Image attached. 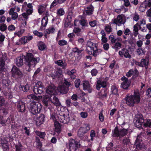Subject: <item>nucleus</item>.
<instances>
[{"instance_id":"nucleus-9","label":"nucleus","mask_w":151,"mask_h":151,"mask_svg":"<svg viewBox=\"0 0 151 151\" xmlns=\"http://www.w3.org/2000/svg\"><path fill=\"white\" fill-rule=\"evenodd\" d=\"M121 80L123 81L121 84V87L124 89H127L131 83L130 81L125 76L121 78Z\"/></svg>"},{"instance_id":"nucleus-10","label":"nucleus","mask_w":151,"mask_h":151,"mask_svg":"<svg viewBox=\"0 0 151 151\" xmlns=\"http://www.w3.org/2000/svg\"><path fill=\"white\" fill-rule=\"evenodd\" d=\"M134 145L137 149H140L144 148L145 145L142 141L141 136H137L135 141Z\"/></svg>"},{"instance_id":"nucleus-42","label":"nucleus","mask_w":151,"mask_h":151,"mask_svg":"<svg viewBox=\"0 0 151 151\" xmlns=\"http://www.w3.org/2000/svg\"><path fill=\"white\" fill-rule=\"evenodd\" d=\"M57 15L59 16L63 15L65 14L63 8H61L58 9L57 11Z\"/></svg>"},{"instance_id":"nucleus-25","label":"nucleus","mask_w":151,"mask_h":151,"mask_svg":"<svg viewBox=\"0 0 151 151\" xmlns=\"http://www.w3.org/2000/svg\"><path fill=\"white\" fill-rule=\"evenodd\" d=\"M54 125L55 127V131L58 133H59L60 132L61 127L59 122L55 121L54 123Z\"/></svg>"},{"instance_id":"nucleus-54","label":"nucleus","mask_w":151,"mask_h":151,"mask_svg":"<svg viewBox=\"0 0 151 151\" xmlns=\"http://www.w3.org/2000/svg\"><path fill=\"white\" fill-rule=\"evenodd\" d=\"M3 149L4 151H6L9 149L8 144L7 143H2L1 144Z\"/></svg>"},{"instance_id":"nucleus-5","label":"nucleus","mask_w":151,"mask_h":151,"mask_svg":"<svg viewBox=\"0 0 151 151\" xmlns=\"http://www.w3.org/2000/svg\"><path fill=\"white\" fill-rule=\"evenodd\" d=\"M125 22V16L122 14L119 15L116 19H112L111 22L109 24H115L118 26H120L122 24H124Z\"/></svg>"},{"instance_id":"nucleus-51","label":"nucleus","mask_w":151,"mask_h":151,"mask_svg":"<svg viewBox=\"0 0 151 151\" xmlns=\"http://www.w3.org/2000/svg\"><path fill=\"white\" fill-rule=\"evenodd\" d=\"M33 33L35 35L39 37H41L43 35V34L42 32H39L37 30L34 31Z\"/></svg>"},{"instance_id":"nucleus-3","label":"nucleus","mask_w":151,"mask_h":151,"mask_svg":"<svg viewBox=\"0 0 151 151\" xmlns=\"http://www.w3.org/2000/svg\"><path fill=\"white\" fill-rule=\"evenodd\" d=\"M140 99V94L138 90L134 91L133 95L130 96L129 94H127L125 99L126 104L130 106H133L134 104L139 103Z\"/></svg>"},{"instance_id":"nucleus-37","label":"nucleus","mask_w":151,"mask_h":151,"mask_svg":"<svg viewBox=\"0 0 151 151\" xmlns=\"http://www.w3.org/2000/svg\"><path fill=\"white\" fill-rule=\"evenodd\" d=\"M111 91L112 93L114 94H117L118 92V89L117 87L114 85L112 86L111 87Z\"/></svg>"},{"instance_id":"nucleus-11","label":"nucleus","mask_w":151,"mask_h":151,"mask_svg":"<svg viewBox=\"0 0 151 151\" xmlns=\"http://www.w3.org/2000/svg\"><path fill=\"white\" fill-rule=\"evenodd\" d=\"M119 55L122 57L124 56L126 58H128L130 59L131 57V55L129 54V51L126 49L123 48L119 52Z\"/></svg>"},{"instance_id":"nucleus-14","label":"nucleus","mask_w":151,"mask_h":151,"mask_svg":"<svg viewBox=\"0 0 151 151\" xmlns=\"http://www.w3.org/2000/svg\"><path fill=\"white\" fill-rule=\"evenodd\" d=\"M45 116L44 114H41L36 118V123L37 126H39L44 122Z\"/></svg>"},{"instance_id":"nucleus-59","label":"nucleus","mask_w":151,"mask_h":151,"mask_svg":"<svg viewBox=\"0 0 151 151\" xmlns=\"http://www.w3.org/2000/svg\"><path fill=\"white\" fill-rule=\"evenodd\" d=\"M80 23L83 27H87V23L86 22V21L84 19L81 20Z\"/></svg>"},{"instance_id":"nucleus-36","label":"nucleus","mask_w":151,"mask_h":151,"mask_svg":"<svg viewBox=\"0 0 151 151\" xmlns=\"http://www.w3.org/2000/svg\"><path fill=\"white\" fill-rule=\"evenodd\" d=\"M108 93V91L107 90L104 89L101 90V92L99 93V94L102 97H105L106 96Z\"/></svg>"},{"instance_id":"nucleus-43","label":"nucleus","mask_w":151,"mask_h":151,"mask_svg":"<svg viewBox=\"0 0 151 151\" xmlns=\"http://www.w3.org/2000/svg\"><path fill=\"white\" fill-rule=\"evenodd\" d=\"M44 71L45 72H47L48 73L50 76H51L53 78H54L55 76H57V75L56 74H54L53 73H51L50 74V71L49 70H48L47 68H45L44 69ZM53 71L55 72V70H52V73H53Z\"/></svg>"},{"instance_id":"nucleus-63","label":"nucleus","mask_w":151,"mask_h":151,"mask_svg":"<svg viewBox=\"0 0 151 151\" xmlns=\"http://www.w3.org/2000/svg\"><path fill=\"white\" fill-rule=\"evenodd\" d=\"M133 19L134 20L137 21L139 19V15L136 13H135L133 16Z\"/></svg>"},{"instance_id":"nucleus-39","label":"nucleus","mask_w":151,"mask_h":151,"mask_svg":"<svg viewBox=\"0 0 151 151\" xmlns=\"http://www.w3.org/2000/svg\"><path fill=\"white\" fill-rule=\"evenodd\" d=\"M93 52H92V54L94 56H96L97 55H99L102 52V50L100 49H94V50H92Z\"/></svg>"},{"instance_id":"nucleus-19","label":"nucleus","mask_w":151,"mask_h":151,"mask_svg":"<svg viewBox=\"0 0 151 151\" xmlns=\"http://www.w3.org/2000/svg\"><path fill=\"white\" fill-rule=\"evenodd\" d=\"M96 136V133L95 131L93 130H92L91 131L90 137L91 139L88 140V145L90 146H91L92 145V141L94 140V138Z\"/></svg>"},{"instance_id":"nucleus-1","label":"nucleus","mask_w":151,"mask_h":151,"mask_svg":"<svg viewBox=\"0 0 151 151\" xmlns=\"http://www.w3.org/2000/svg\"><path fill=\"white\" fill-rule=\"evenodd\" d=\"M46 94L43 96L42 102L46 106H48L50 103L55 104L58 103V99L55 96L56 93V87L53 85H50L46 89Z\"/></svg>"},{"instance_id":"nucleus-2","label":"nucleus","mask_w":151,"mask_h":151,"mask_svg":"<svg viewBox=\"0 0 151 151\" xmlns=\"http://www.w3.org/2000/svg\"><path fill=\"white\" fill-rule=\"evenodd\" d=\"M25 64L27 66L26 70L30 71L32 68L35 67L36 64L39 62L40 58L35 56L32 53H27L25 57Z\"/></svg>"},{"instance_id":"nucleus-41","label":"nucleus","mask_w":151,"mask_h":151,"mask_svg":"<svg viewBox=\"0 0 151 151\" xmlns=\"http://www.w3.org/2000/svg\"><path fill=\"white\" fill-rule=\"evenodd\" d=\"M47 23V17H45L42 19L41 25L43 27H45Z\"/></svg>"},{"instance_id":"nucleus-47","label":"nucleus","mask_w":151,"mask_h":151,"mask_svg":"<svg viewBox=\"0 0 151 151\" xmlns=\"http://www.w3.org/2000/svg\"><path fill=\"white\" fill-rule=\"evenodd\" d=\"M105 29L108 33H109L112 31V28L110 25L106 24L105 26Z\"/></svg>"},{"instance_id":"nucleus-62","label":"nucleus","mask_w":151,"mask_h":151,"mask_svg":"<svg viewBox=\"0 0 151 151\" xmlns=\"http://www.w3.org/2000/svg\"><path fill=\"white\" fill-rule=\"evenodd\" d=\"M137 23L140 26H141L145 24V21L144 19H142L140 20Z\"/></svg>"},{"instance_id":"nucleus-16","label":"nucleus","mask_w":151,"mask_h":151,"mask_svg":"<svg viewBox=\"0 0 151 151\" xmlns=\"http://www.w3.org/2000/svg\"><path fill=\"white\" fill-rule=\"evenodd\" d=\"M11 73L14 77H15L16 76H19L22 74L21 71L15 66H13L11 70Z\"/></svg>"},{"instance_id":"nucleus-31","label":"nucleus","mask_w":151,"mask_h":151,"mask_svg":"<svg viewBox=\"0 0 151 151\" xmlns=\"http://www.w3.org/2000/svg\"><path fill=\"white\" fill-rule=\"evenodd\" d=\"M39 49L40 50H43L46 47L45 43L42 42H39L37 45Z\"/></svg>"},{"instance_id":"nucleus-55","label":"nucleus","mask_w":151,"mask_h":151,"mask_svg":"<svg viewBox=\"0 0 151 151\" xmlns=\"http://www.w3.org/2000/svg\"><path fill=\"white\" fill-rule=\"evenodd\" d=\"M109 39L112 44L115 43L116 41V39L114 38V36L113 35H109Z\"/></svg>"},{"instance_id":"nucleus-32","label":"nucleus","mask_w":151,"mask_h":151,"mask_svg":"<svg viewBox=\"0 0 151 151\" xmlns=\"http://www.w3.org/2000/svg\"><path fill=\"white\" fill-rule=\"evenodd\" d=\"M20 90H22L24 91H27L29 90V86L28 84H27L25 86H23L20 85L19 86Z\"/></svg>"},{"instance_id":"nucleus-13","label":"nucleus","mask_w":151,"mask_h":151,"mask_svg":"<svg viewBox=\"0 0 151 151\" xmlns=\"http://www.w3.org/2000/svg\"><path fill=\"white\" fill-rule=\"evenodd\" d=\"M151 6V0H149L147 2H144L139 7V9L140 11L143 12L145 10V9L147 6L150 7Z\"/></svg>"},{"instance_id":"nucleus-7","label":"nucleus","mask_w":151,"mask_h":151,"mask_svg":"<svg viewBox=\"0 0 151 151\" xmlns=\"http://www.w3.org/2000/svg\"><path fill=\"white\" fill-rule=\"evenodd\" d=\"M144 122L143 116L142 114H137L135 115L134 120V124L137 128L142 127V124Z\"/></svg>"},{"instance_id":"nucleus-12","label":"nucleus","mask_w":151,"mask_h":151,"mask_svg":"<svg viewBox=\"0 0 151 151\" xmlns=\"http://www.w3.org/2000/svg\"><path fill=\"white\" fill-rule=\"evenodd\" d=\"M106 79H101L98 80L96 83V88L99 90L102 87L104 88L106 85Z\"/></svg>"},{"instance_id":"nucleus-8","label":"nucleus","mask_w":151,"mask_h":151,"mask_svg":"<svg viewBox=\"0 0 151 151\" xmlns=\"http://www.w3.org/2000/svg\"><path fill=\"white\" fill-rule=\"evenodd\" d=\"M90 129L89 124H86L83 127H81L78 131V134L79 137H82L84 134L86 133Z\"/></svg>"},{"instance_id":"nucleus-56","label":"nucleus","mask_w":151,"mask_h":151,"mask_svg":"<svg viewBox=\"0 0 151 151\" xmlns=\"http://www.w3.org/2000/svg\"><path fill=\"white\" fill-rule=\"evenodd\" d=\"M99 119L100 121L101 122L104 121V117L102 114V111H101L99 115Z\"/></svg>"},{"instance_id":"nucleus-30","label":"nucleus","mask_w":151,"mask_h":151,"mask_svg":"<svg viewBox=\"0 0 151 151\" xmlns=\"http://www.w3.org/2000/svg\"><path fill=\"white\" fill-rule=\"evenodd\" d=\"M55 28L53 26L49 27L46 30V32L48 34L50 33H54L55 32Z\"/></svg>"},{"instance_id":"nucleus-17","label":"nucleus","mask_w":151,"mask_h":151,"mask_svg":"<svg viewBox=\"0 0 151 151\" xmlns=\"http://www.w3.org/2000/svg\"><path fill=\"white\" fill-rule=\"evenodd\" d=\"M57 89L60 93L64 94L66 93L68 91V88L66 87L64 84L59 85Z\"/></svg>"},{"instance_id":"nucleus-60","label":"nucleus","mask_w":151,"mask_h":151,"mask_svg":"<svg viewBox=\"0 0 151 151\" xmlns=\"http://www.w3.org/2000/svg\"><path fill=\"white\" fill-rule=\"evenodd\" d=\"M65 118L64 120L60 121V122L64 124H67L68 123L70 120L68 116H65Z\"/></svg>"},{"instance_id":"nucleus-26","label":"nucleus","mask_w":151,"mask_h":151,"mask_svg":"<svg viewBox=\"0 0 151 151\" xmlns=\"http://www.w3.org/2000/svg\"><path fill=\"white\" fill-rule=\"evenodd\" d=\"M16 64L19 67L22 66L23 64V58L21 57H18L16 60Z\"/></svg>"},{"instance_id":"nucleus-27","label":"nucleus","mask_w":151,"mask_h":151,"mask_svg":"<svg viewBox=\"0 0 151 151\" xmlns=\"http://www.w3.org/2000/svg\"><path fill=\"white\" fill-rule=\"evenodd\" d=\"M122 46V44L119 42H117L116 43L113 44L112 46V48L115 49L116 51H117L120 49Z\"/></svg>"},{"instance_id":"nucleus-29","label":"nucleus","mask_w":151,"mask_h":151,"mask_svg":"<svg viewBox=\"0 0 151 151\" xmlns=\"http://www.w3.org/2000/svg\"><path fill=\"white\" fill-rule=\"evenodd\" d=\"M148 62L149 61L148 60L142 59L141 61L140 66L142 67H145L146 68H147L148 64Z\"/></svg>"},{"instance_id":"nucleus-22","label":"nucleus","mask_w":151,"mask_h":151,"mask_svg":"<svg viewBox=\"0 0 151 151\" xmlns=\"http://www.w3.org/2000/svg\"><path fill=\"white\" fill-rule=\"evenodd\" d=\"M28 42L26 37V36L22 37L20 40H17L16 44L21 45L22 44H25Z\"/></svg>"},{"instance_id":"nucleus-34","label":"nucleus","mask_w":151,"mask_h":151,"mask_svg":"<svg viewBox=\"0 0 151 151\" xmlns=\"http://www.w3.org/2000/svg\"><path fill=\"white\" fill-rule=\"evenodd\" d=\"M112 135L113 137H120L119 131L118 130V128L116 127L114 130L113 132L112 133Z\"/></svg>"},{"instance_id":"nucleus-44","label":"nucleus","mask_w":151,"mask_h":151,"mask_svg":"<svg viewBox=\"0 0 151 151\" xmlns=\"http://www.w3.org/2000/svg\"><path fill=\"white\" fill-rule=\"evenodd\" d=\"M22 146L20 142H19L17 144H16L15 145V151H22Z\"/></svg>"},{"instance_id":"nucleus-49","label":"nucleus","mask_w":151,"mask_h":151,"mask_svg":"<svg viewBox=\"0 0 151 151\" xmlns=\"http://www.w3.org/2000/svg\"><path fill=\"white\" fill-rule=\"evenodd\" d=\"M113 144L111 142L108 145L107 149V151H116V150L114 149V148H113Z\"/></svg>"},{"instance_id":"nucleus-18","label":"nucleus","mask_w":151,"mask_h":151,"mask_svg":"<svg viewBox=\"0 0 151 151\" xmlns=\"http://www.w3.org/2000/svg\"><path fill=\"white\" fill-rule=\"evenodd\" d=\"M17 108L19 111L21 112H24L25 110V104L21 101H19L18 102Z\"/></svg>"},{"instance_id":"nucleus-48","label":"nucleus","mask_w":151,"mask_h":151,"mask_svg":"<svg viewBox=\"0 0 151 151\" xmlns=\"http://www.w3.org/2000/svg\"><path fill=\"white\" fill-rule=\"evenodd\" d=\"M75 143V140L73 139H71L70 140L69 147L70 149L73 150L74 145Z\"/></svg>"},{"instance_id":"nucleus-50","label":"nucleus","mask_w":151,"mask_h":151,"mask_svg":"<svg viewBox=\"0 0 151 151\" xmlns=\"http://www.w3.org/2000/svg\"><path fill=\"white\" fill-rule=\"evenodd\" d=\"M142 125L146 127H150L151 126V119H147Z\"/></svg>"},{"instance_id":"nucleus-40","label":"nucleus","mask_w":151,"mask_h":151,"mask_svg":"<svg viewBox=\"0 0 151 151\" xmlns=\"http://www.w3.org/2000/svg\"><path fill=\"white\" fill-rule=\"evenodd\" d=\"M51 118L50 119H52L54 121H55V119L56 118V115L55 113V112L56 111V110H54L52 109L51 110Z\"/></svg>"},{"instance_id":"nucleus-28","label":"nucleus","mask_w":151,"mask_h":151,"mask_svg":"<svg viewBox=\"0 0 151 151\" xmlns=\"http://www.w3.org/2000/svg\"><path fill=\"white\" fill-rule=\"evenodd\" d=\"M72 16V12H70L68 13L65 19V24L67 23L68 25L70 24L71 22Z\"/></svg>"},{"instance_id":"nucleus-58","label":"nucleus","mask_w":151,"mask_h":151,"mask_svg":"<svg viewBox=\"0 0 151 151\" xmlns=\"http://www.w3.org/2000/svg\"><path fill=\"white\" fill-rule=\"evenodd\" d=\"M81 117L83 118H87L88 116V114L86 112H82L80 113Z\"/></svg>"},{"instance_id":"nucleus-33","label":"nucleus","mask_w":151,"mask_h":151,"mask_svg":"<svg viewBox=\"0 0 151 151\" xmlns=\"http://www.w3.org/2000/svg\"><path fill=\"white\" fill-rule=\"evenodd\" d=\"M76 73V70L73 69L69 72V75L70 76L71 79H75L76 77L75 74Z\"/></svg>"},{"instance_id":"nucleus-23","label":"nucleus","mask_w":151,"mask_h":151,"mask_svg":"<svg viewBox=\"0 0 151 151\" xmlns=\"http://www.w3.org/2000/svg\"><path fill=\"white\" fill-rule=\"evenodd\" d=\"M138 72L136 70H133L131 69L126 73V75L128 77H130L132 75H133L134 76H137L138 75Z\"/></svg>"},{"instance_id":"nucleus-20","label":"nucleus","mask_w":151,"mask_h":151,"mask_svg":"<svg viewBox=\"0 0 151 151\" xmlns=\"http://www.w3.org/2000/svg\"><path fill=\"white\" fill-rule=\"evenodd\" d=\"M9 14L12 16V19L14 20L16 19L18 17V14L14 11V8H11L9 10Z\"/></svg>"},{"instance_id":"nucleus-52","label":"nucleus","mask_w":151,"mask_h":151,"mask_svg":"<svg viewBox=\"0 0 151 151\" xmlns=\"http://www.w3.org/2000/svg\"><path fill=\"white\" fill-rule=\"evenodd\" d=\"M127 133V129H123L119 131L120 137L123 136L126 134Z\"/></svg>"},{"instance_id":"nucleus-15","label":"nucleus","mask_w":151,"mask_h":151,"mask_svg":"<svg viewBox=\"0 0 151 151\" xmlns=\"http://www.w3.org/2000/svg\"><path fill=\"white\" fill-rule=\"evenodd\" d=\"M6 59V56L4 55L0 52V61L1 63L0 65V69L3 71L4 69L5 60Z\"/></svg>"},{"instance_id":"nucleus-35","label":"nucleus","mask_w":151,"mask_h":151,"mask_svg":"<svg viewBox=\"0 0 151 151\" xmlns=\"http://www.w3.org/2000/svg\"><path fill=\"white\" fill-rule=\"evenodd\" d=\"M43 87L35 88H34L33 91L34 93L36 94L41 93L43 92Z\"/></svg>"},{"instance_id":"nucleus-24","label":"nucleus","mask_w":151,"mask_h":151,"mask_svg":"<svg viewBox=\"0 0 151 151\" xmlns=\"http://www.w3.org/2000/svg\"><path fill=\"white\" fill-rule=\"evenodd\" d=\"M93 7L92 5H90L85 9V11L87 14L90 15L92 14Z\"/></svg>"},{"instance_id":"nucleus-4","label":"nucleus","mask_w":151,"mask_h":151,"mask_svg":"<svg viewBox=\"0 0 151 151\" xmlns=\"http://www.w3.org/2000/svg\"><path fill=\"white\" fill-rule=\"evenodd\" d=\"M42 108L41 103L38 102H32L28 107L29 111L32 114L35 115L40 113Z\"/></svg>"},{"instance_id":"nucleus-61","label":"nucleus","mask_w":151,"mask_h":151,"mask_svg":"<svg viewBox=\"0 0 151 151\" xmlns=\"http://www.w3.org/2000/svg\"><path fill=\"white\" fill-rule=\"evenodd\" d=\"M65 118L64 120L60 121V122L64 124H67L68 123L70 120L68 116H65Z\"/></svg>"},{"instance_id":"nucleus-6","label":"nucleus","mask_w":151,"mask_h":151,"mask_svg":"<svg viewBox=\"0 0 151 151\" xmlns=\"http://www.w3.org/2000/svg\"><path fill=\"white\" fill-rule=\"evenodd\" d=\"M97 48V45L91 41H88L86 43V51L88 54H92V51Z\"/></svg>"},{"instance_id":"nucleus-45","label":"nucleus","mask_w":151,"mask_h":151,"mask_svg":"<svg viewBox=\"0 0 151 151\" xmlns=\"http://www.w3.org/2000/svg\"><path fill=\"white\" fill-rule=\"evenodd\" d=\"M35 132L37 136L42 138H43L45 135V133L44 132H42L36 131Z\"/></svg>"},{"instance_id":"nucleus-53","label":"nucleus","mask_w":151,"mask_h":151,"mask_svg":"<svg viewBox=\"0 0 151 151\" xmlns=\"http://www.w3.org/2000/svg\"><path fill=\"white\" fill-rule=\"evenodd\" d=\"M74 32L76 33L78 36L80 35L81 32V29L78 28H75L73 29Z\"/></svg>"},{"instance_id":"nucleus-46","label":"nucleus","mask_w":151,"mask_h":151,"mask_svg":"<svg viewBox=\"0 0 151 151\" xmlns=\"http://www.w3.org/2000/svg\"><path fill=\"white\" fill-rule=\"evenodd\" d=\"M46 9L45 6H42L40 5L38 9V12L40 14H41L42 12L45 11Z\"/></svg>"},{"instance_id":"nucleus-64","label":"nucleus","mask_w":151,"mask_h":151,"mask_svg":"<svg viewBox=\"0 0 151 151\" xmlns=\"http://www.w3.org/2000/svg\"><path fill=\"white\" fill-rule=\"evenodd\" d=\"M80 80L78 79H76L75 82V87L76 88L78 87L80 85Z\"/></svg>"},{"instance_id":"nucleus-38","label":"nucleus","mask_w":151,"mask_h":151,"mask_svg":"<svg viewBox=\"0 0 151 151\" xmlns=\"http://www.w3.org/2000/svg\"><path fill=\"white\" fill-rule=\"evenodd\" d=\"M141 28V27L137 23L134 27V33L135 36L138 34V30Z\"/></svg>"},{"instance_id":"nucleus-21","label":"nucleus","mask_w":151,"mask_h":151,"mask_svg":"<svg viewBox=\"0 0 151 151\" xmlns=\"http://www.w3.org/2000/svg\"><path fill=\"white\" fill-rule=\"evenodd\" d=\"M83 89L87 90L89 93L91 92L92 88L90 87L89 82L87 81H84L83 83Z\"/></svg>"},{"instance_id":"nucleus-57","label":"nucleus","mask_w":151,"mask_h":151,"mask_svg":"<svg viewBox=\"0 0 151 151\" xmlns=\"http://www.w3.org/2000/svg\"><path fill=\"white\" fill-rule=\"evenodd\" d=\"M58 44L60 46H63L66 45L67 42L66 41L63 40L59 41Z\"/></svg>"}]
</instances>
